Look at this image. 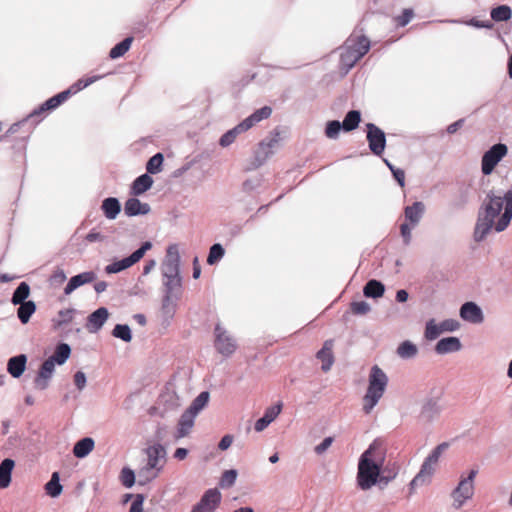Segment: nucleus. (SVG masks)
<instances>
[{
	"label": "nucleus",
	"mask_w": 512,
	"mask_h": 512,
	"mask_svg": "<svg viewBox=\"0 0 512 512\" xmlns=\"http://www.w3.org/2000/svg\"><path fill=\"white\" fill-rule=\"evenodd\" d=\"M234 437L230 434H227L222 437L218 444V448L222 451L227 450L233 443Z\"/></svg>",
	"instance_id": "obj_63"
},
{
	"label": "nucleus",
	"mask_w": 512,
	"mask_h": 512,
	"mask_svg": "<svg viewBox=\"0 0 512 512\" xmlns=\"http://www.w3.org/2000/svg\"><path fill=\"white\" fill-rule=\"evenodd\" d=\"M74 383H75V385H76L79 389H82V388L85 386V383H86V377H85V374H84L83 372L78 371V372L74 375Z\"/></svg>",
	"instance_id": "obj_64"
},
{
	"label": "nucleus",
	"mask_w": 512,
	"mask_h": 512,
	"mask_svg": "<svg viewBox=\"0 0 512 512\" xmlns=\"http://www.w3.org/2000/svg\"><path fill=\"white\" fill-rule=\"evenodd\" d=\"M101 210L108 220H115L121 212L120 201L115 197H108L102 201Z\"/></svg>",
	"instance_id": "obj_26"
},
{
	"label": "nucleus",
	"mask_w": 512,
	"mask_h": 512,
	"mask_svg": "<svg viewBox=\"0 0 512 512\" xmlns=\"http://www.w3.org/2000/svg\"><path fill=\"white\" fill-rule=\"evenodd\" d=\"M168 434H169L168 426L165 425V424H158L156 426V430H155V433H154V437H155V440H156L155 443L162 444V442L166 441Z\"/></svg>",
	"instance_id": "obj_55"
},
{
	"label": "nucleus",
	"mask_w": 512,
	"mask_h": 512,
	"mask_svg": "<svg viewBox=\"0 0 512 512\" xmlns=\"http://www.w3.org/2000/svg\"><path fill=\"white\" fill-rule=\"evenodd\" d=\"M478 471L476 469L470 470L466 477H462L451 492V498L453 500L452 506L455 509H460L468 500L474 495V479Z\"/></svg>",
	"instance_id": "obj_8"
},
{
	"label": "nucleus",
	"mask_w": 512,
	"mask_h": 512,
	"mask_svg": "<svg viewBox=\"0 0 512 512\" xmlns=\"http://www.w3.org/2000/svg\"><path fill=\"white\" fill-rule=\"evenodd\" d=\"M225 254V250L223 246L219 243H216L210 247L209 254L207 257V263L209 265H214L219 262Z\"/></svg>",
	"instance_id": "obj_47"
},
{
	"label": "nucleus",
	"mask_w": 512,
	"mask_h": 512,
	"mask_svg": "<svg viewBox=\"0 0 512 512\" xmlns=\"http://www.w3.org/2000/svg\"><path fill=\"white\" fill-rule=\"evenodd\" d=\"M439 328H441L442 332H454L459 329V322L455 319H445L442 322L438 323Z\"/></svg>",
	"instance_id": "obj_56"
},
{
	"label": "nucleus",
	"mask_w": 512,
	"mask_h": 512,
	"mask_svg": "<svg viewBox=\"0 0 512 512\" xmlns=\"http://www.w3.org/2000/svg\"><path fill=\"white\" fill-rule=\"evenodd\" d=\"M163 285L165 287V296L163 305L166 306L173 299L177 298L181 291V277L180 274L172 275L171 277H163Z\"/></svg>",
	"instance_id": "obj_17"
},
{
	"label": "nucleus",
	"mask_w": 512,
	"mask_h": 512,
	"mask_svg": "<svg viewBox=\"0 0 512 512\" xmlns=\"http://www.w3.org/2000/svg\"><path fill=\"white\" fill-rule=\"evenodd\" d=\"M512 219V190L503 195L489 192L483 202L474 229V240L482 242L487 235L504 231Z\"/></svg>",
	"instance_id": "obj_1"
},
{
	"label": "nucleus",
	"mask_w": 512,
	"mask_h": 512,
	"mask_svg": "<svg viewBox=\"0 0 512 512\" xmlns=\"http://www.w3.org/2000/svg\"><path fill=\"white\" fill-rule=\"evenodd\" d=\"M112 335L124 342H130L132 339L131 330L128 325L117 324L113 329Z\"/></svg>",
	"instance_id": "obj_50"
},
{
	"label": "nucleus",
	"mask_w": 512,
	"mask_h": 512,
	"mask_svg": "<svg viewBox=\"0 0 512 512\" xmlns=\"http://www.w3.org/2000/svg\"><path fill=\"white\" fill-rule=\"evenodd\" d=\"M132 41V37H127L120 43L116 44L109 52L110 58L116 59L123 56L130 49Z\"/></svg>",
	"instance_id": "obj_41"
},
{
	"label": "nucleus",
	"mask_w": 512,
	"mask_h": 512,
	"mask_svg": "<svg viewBox=\"0 0 512 512\" xmlns=\"http://www.w3.org/2000/svg\"><path fill=\"white\" fill-rule=\"evenodd\" d=\"M384 462V448L380 442L373 441L361 455L358 463L357 484L361 490H369L376 484L387 485L396 477V472L389 476L381 474Z\"/></svg>",
	"instance_id": "obj_2"
},
{
	"label": "nucleus",
	"mask_w": 512,
	"mask_h": 512,
	"mask_svg": "<svg viewBox=\"0 0 512 512\" xmlns=\"http://www.w3.org/2000/svg\"><path fill=\"white\" fill-rule=\"evenodd\" d=\"M45 490L51 497H57L62 492V485L59 482L58 472H54L49 482L45 485Z\"/></svg>",
	"instance_id": "obj_43"
},
{
	"label": "nucleus",
	"mask_w": 512,
	"mask_h": 512,
	"mask_svg": "<svg viewBox=\"0 0 512 512\" xmlns=\"http://www.w3.org/2000/svg\"><path fill=\"white\" fill-rule=\"evenodd\" d=\"M144 497L140 494L136 495L134 501L130 506L129 512H142L143 511Z\"/></svg>",
	"instance_id": "obj_60"
},
{
	"label": "nucleus",
	"mask_w": 512,
	"mask_h": 512,
	"mask_svg": "<svg viewBox=\"0 0 512 512\" xmlns=\"http://www.w3.org/2000/svg\"><path fill=\"white\" fill-rule=\"evenodd\" d=\"M388 381V376L379 366L374 365L371 367L368 376V387L363 396L362 409L365 414H370L383 397Z\"/></svg>",
	"instance_id": "obj_4"
},
{
	"label": "nucleus",
	"mask_w": 512,
	"mask_h": 512,
	"mask_svg": "<svg viewBox=\"0 0 512 512\" xmlns=\"http://www.w3.org/2000/svg\"><path fill=\"white\" fill-rule=\"evenodd\" d=\"M367 128V141L369 149L373 154L380 156L386 146V136L383 130L373 123H368Z\"/></svg>",
	"instance_id": "obj_13"
},
{
	"label": "nucleus",
	"mask_w": 512,
	"mask_h": 512,
	"mask_svg": "<svg viewBox=\"0 0 512 512\" xmlns=\"http://www.w3.org/2000/svg\"><path fill=\"white\" fill-rule=\"evenodd\" d=\"M92 279H93L92 272L76 275L70 279V281L66 285L64 291L66 294H70L72 291H74L79 286L92 281Z\"/></svg>",
	"instance_id": "obj_33"
},
{
	"label": "nucleus",
	"mask_w": 512,
	"mask_h": 512,
	"mask_svg": "<svg viewBox=\"0 0 512 512\" xmlns=\"http://www.w3.org/2000/svg\"><path fill=\"white\" fill-rule=\"evenodd\" d=\"M280 141L281 138L279 132H273L269 137H267L261 142L266 148H269V150H273L274 153L275 149L279 147Z\"/></svg>",
	"instance_id": "obj_54"
},
{
	"label": "nucleus",
	"mask_w": 512,
	"mask_h": 512,
	"mask_svg": "<svg viewBox=\"0 0 512 512\" xmlns=\"http://www.w3.org/2000/svg\"><path fill=\"white\" fill-rule=\"evenodd\" d=\"M508 154L506 144L498 143L487 150L481 159V171L485 176L490 175L498 163Z\"/></svg>",
	"instance_id": "obj_10"
},
{
	"label": "nucleus",
	"mask_w": 512,
	"mask_h": 512,
	"mask_svg": "<svg viewBox=\"0 0 512 512\" xmlns=\"http://www.w3.org/2000/svg\"><path fill=\"white\" fill-rule=\"evenodd\" d=\"M467 25L476 27V28H492L493 24L491 21H479L475 18L470 19L468 22H466Z\"/></svg>",
	"instance_id": "obj_62"
},
{
	"label": "nucleus",
	"mask_w": 512,
	"mask_h": 512,
	"mask_svg": "<svg viewBox=\"0 0 512 512\" xmlns=\"http://www.w3.org/2000/svg\"><path fill=\"white\" fill-rule=\"evenodd\" d=\"M352 313L356 315H365L371 310V306L366 301H355L350 305Z\"/></svg>",
	"instance_id": "obj_52"
},
{
	"label": "nucleus",
	"mask_w": 512,
	"mask_h": 512,
	"mask_svg": "<svg viewBox=\"0 0 512 512\" xmlns=\"http://www.w3.org/2000/svg\"><path fill=\"white\" fill-rule=\"evenodd\" d=\"M209 392H201L191 403V405L185 410L190 412L193 416L197 417L198 413L207 405L209 401Z\"/></svg>",
	"instance_id": "obj_32"
},
{
	"label": "nucleus",
	"mask_w": 512,
	"mask_h": 512,
	"mask_svg": "<svg viewBox=\"0 0 512 512\" xmlns=\"http://www.w3.org/2000/svg\"><path fill=\"white\" fill-rule=\"evenodd\" d=\"M150 210L151 208L148 203L141 202L135 197L129 198L124 204V213L128 217L146 215L150 212Z\"/></svg>",
	"instance_id": "obj_22"
},
{
	"label": "nucleus",
	"mask_w": 512,
	"mask_h": 512,
	"mask_svg": "<svg viewBox=\"0 0 512 512\" xmlns=\"http://www.w3.org/2000/svg\"><path fill=\"white\" fill-rule=\"evenodd\" d=\"M460 317L471 324H481L484 321V314L481 307L475 302H465L459 310Z\"/></svg>",
	"instance_id": "obj_15"
},
{
	"label": "nucleus",
	"mask_w": 512,
	"mask_h": 512,
	"mask_svg": "<svg viewBox=\"0 0 512 512\" xmlns=\"http://www.w3.org/2000/svg\"><path fill=\"white\" fill-rule=\"evenodd\" d=\"M333 345V340H326L323 347L316 354L317 359L322 362L321 369L324 372H328L334 363Z\"/></svg>",
	"instance_id": "obj_23"
},
{
	"label": "nucleus",
	"mask_w": 512,
	"mask_h": 512,
	"mask_svg": "<svg viewBox=\"0 0 512 512\" xmlns=\"http://www.w3.org/2000/svg\"><path fill=\"white\" fill-rule=\"evenodd\" d=\"M55 369V363L52 359H47L43 362L38 372L37 377L35 378V387L39 390H44L48 387L49 380L53 375Z\"/></svg>",
	"instance_id": "obj_18"
},
{
	"label": "nucleus",
	"mask_w": 512,
	"mask_h": 512,
	"mask_svg": "<svg viewBox=\"0 0 512 512\" xmlns=\"http://www.w3.org/2000/svg\"><path fill=\"white\" fill-rule=\"evenodd\" d=\"M163 155L161 153H157L152 156L147 162L146 169L150 174H157L161 171V166L163 164Z\"/></svg>",
	"instance_id": "obj_48"
},
{
	"label": "nucleus",
	"mask_w": 512,
	"mask_h": 512,
	"mask_svg": "<svg viewBox=\"0 0 512 512\" xmlns=\"http://www.w3.org/2000/svg\"><path fill=\"white\" fill-rule=\"evenodd\" d=\"M333 441H334L333 437H326L320 444H318L315 447V449H314L315 453L318 455H322L332 445Z\"/></svg>",
	"instance_id": "obj_58"
},
{
	"label": "nucleus",
	"mask_w": 512,
	"mask_h": 512,
	"mask_svg": "<svg viewBox=\"0 0 512 512\" xmlns=\"http://www.w3.org/2000/svg\"><path fill=\"white\" fill-rule=\"evenodd\" d=\"M413 17V11L411 9H405L400 16L397 17V24L399 26H406Z\"/></svg>",
	"instance_id": "obj_59"
},
{
	"label": "nucleus",
	"mask_w": 512,
	"mask_h": 512,
	"mask_svg": "<svg viewBox=\"0 0 512 512\" xmlns=\"http://www.w3.org/2000/svg\"><path fill=\"white\" fill-rule=\"evenodd\" d=\"M30 294V287L26 282H21L13 293L12 303L18 305L19 303L26 302Z\"/></svg>",
	"instance_id": "obj_44"
},
{
	"label": "nucleus",
	"mask_w": 512,
	"mask_h": 512,
	"mask_svg": "<svg viewBox=\"0 0 512 512\" xmlns=\"http://www.w3.org/2000/svg\"><path fill=\"white\" fill-rule=\"evenodd\" d=\"M221 499L222 495L217 488L208 489L191 512H214L219 506Z\"/></svg>",
	"instance_id": "obj_14"
},
{
	"label": "nucleus",
	"mask_w": 512,
	"mask_h": 512,
	"mask_svg": "<svg viewBox=\"0 0 512 512\" xmlns=\"http://www.w3.org/2000/svg\"><path fill=\"white\" fill-rule=\"evenodd\" d=\"M512 11L509 6L501 5L491 11V18L494 21H507L511 18Z\"/></svg>",
	"instance_id": "obj_45"
},
{
	"label": "nucleus",
	"mask_w": 512,
	"mask_h": 512,
	"mask_svg": "<svg viewBox=\"0 0 512 512\" xmlns=\"http://www.w3.org/2000/svg\"><path fill=\"white\" fill-rule=\"evenodd\" d=\"M435 472H436V470L432 466H430L428 463L423 461L419 472L415 475V477L410 482L411 489H415L417 487H421V486L430 484Z\"/></svg>",
	"instance_id": "obj_19"
},
{
	"label": "nucleus",
	"mask_w": 512,
	"mask_h": 512,
	"mask_svg": "<svg viewBox=\"0 0 512 512\" xmlns=\"http://www.w3.org/2000/svg\"><path fill=\"white\" fill-rule=\"evenodd\" d=\"M20 307L17 310V315L20 321L23 324H26L29 320L32 314L36 310V305L33 301H26L19 303Z\"/></svg>",
	"instance_id": "obj_38"
},
{
	"label": "nucleus",
	"mask_w": 512,
	"mask_h": 512,
	"mask_svg": "<svg viewBox=\"0 0 512 512\" xmlns=\"http://www.w3.org/2000/svg\"><path fill=\"white\" fill-rule=\"evenodd\" d=\"M152 248V244L149 241L144 242L139 249L134 251L130 256L120 260H114L112 263L104 268L107 274H115L122 272L137 262H139L145 255V253Z\"/></svg>",
	"instance_id": "obj_9"
},
{
	"label": "nucleus",
	"mask_w": 512,
	"mask_h": 512,
	"mask_svg": "<svg viewBox=\"0 0 512 512\" xmlns=\"http://www.w3.org/2000/svg\"><path fill=\"white\" fill-rule=\"evenodd\" d=\"M370 49V41L363 35L352 34L341 48L340 64L347 73Z\"/></svg>",
	"instance_id": "obj_5"
},
{
	"label": "nucleus",
	"mask_w": 512,
	"mask_h": 512,
	"mask_svg": "<svg viewBox=\"0 0 512 512\" xmlns=\"http://www.w3.org/2000/svg\"><path fill=\"white\" fill-rule=\"evenodd\" d=\"M341 129H342V124L339 121H337V120L329 121L326 125L325 135L329 139H337Z\"/></svg>",
	"instance_id": "obj_51"
},
{
	"label": "nucleus",
	"mask_w": 512,
	"mask_h": 512,
	"mask_svg": "<svg viewBox=\"0 0 512 512\" xmlns=\"http://www.w3.org/2000/svg\"><path fill=\"white\" fill-rule=\"evenodd\" d=\"M461 349V342L457 337H446L440 339L435 345V352L439 355H445L457 352Z\"/></svg>",
	"instance_id": "obj_25"
},
{
	"label": "nucleus",
	"mask_w": 512,
	"mask_h": 512,
	"mask_svg": "<svg viewBox=\"0 0 512 512\" xmlns=\"http://www.w3.org/2000/svg\"><path fill=\"white\" fill-rule=\"evenodd\" d=\"M360 121H361L360 112L358 110H351L346 114L343 122L341 123L342 129L345 132L352 131L358 127Z\"/></svg>",
	"instance_id": "obj_36"
},
{
	"label": "nucleus",
	"mask_w": 512,
	"mask_h": 512,
	"mask_svg": "<svg viewBox=\"0 0 512 512\" xmlns=\"http://www.w3.org/2000/svg\"><path fill=\"white\" fill-rule=\"evenodd\" d=\"M282 404L278 403L274 406L268 407L264 415L255 422L254 429L256 432H262L266 429L281 413Z\"/></svg>",
	"instance_id": "obj_20"
},
{
	"label": "nucleus",
	"mask_w": 512,
	"mask_h": 512,
	"mask_svg": "<svg viewBox=\"0 0 512 512\" xmlns=\"http://www.w3.org/2000/svg\"><path fill=\"white\" fill-rule=\"evenodd\" d=\"M161 271L163 277L180 274V254L176 244L168 246Z\"/></svg>",
	"instance_id": "obj_12"
},
{
	"label": "nucleus",
	"mask_w": 512,
	"mask_h": 512,
	"mask_svg": "<svg viewBox=\"0 0 512 512\" xmlns=\"http://www.w3.org/2000/svg\"><path fill=\"white\" fill-rule=\"evenodd\" d=\"M385 292V286L378 280H369L363 288V294L368 298L382 297Z\"/></svg>",
	"instance_id": "obj_30"
},
{
	"label": "nucleus",
	"mask_w": 512,
	"mask_h": 512,
	"mask_svg": "<svg viewBox=\"0 0 512 512\" xmlns=\"http://www.w3.org/2000/svg\"><path fill=\"white\" fill-rule=\"evenodd\" d=\"M145 463L138 470L140 484H146L156 479L164 470L167 463V450L163 444L153 443L144 450Z\"/></svg>",
	"instance_id": "obj_3"
},
{
	"label": "nucleus",
	"mask_w": 512,
	"mask_h": 512,
	"mask_svg": "<svg viewBox=\"0 0 512 512\" xmlns=\"http://www.w3.org/2000/svg\"><path fill=\"white\" fill-rule=\"evenodd\" d=\"M441 328H439V324L435 321V319H429L426 322L424 337L428 341H433L437 339L442 334Z\"/></svg>",
	"instance_id": "obj_40"
},
{
	"label": "nucleus",
	"mask_w": 512,
	"mask_h": 512,
	"mask_svg": "<svg viewBox=\"0 0 512 512\" xmlns=\"http://www.w3.org/2000/svg\"><path fill=\"white\" fill-rule=\"evenodd\" d=\"M94 445L95 443L92 438H83L75 444L73 448V454L77 458L86 457L94 449Z\"/></svg>",
	"instance_id": "obj_31"
},
{
	"label": "nucleus",
	"mask_w": 512,
	"mask_h": 512,
	"mask_svg": "<svg viewBox=\"0 0 512 512\" xmlns=\"http://www.w3.org/2000/svg\"><path fill=\"white\" fill-rule=\"evenodd\" d=\"M15 466L12 459H4L0 464V488H7L11 483V473Z\"/></svg>",
	"instance_id": "obj_29"
},
{
	"label": "nucleus",
	"mask_w": 512,
	"mask_h": 512,
	"mask_svg": "<svg viewBox=\"0 0 512 512\" xmlns=\"http://www.w3.org/2000/svg\"><path fill=\"white\" fill-rule=\"evenodd\" d=\"M390 170L401 187L405 185V172L402 169L390 167Z\"/></svg>",
	"instance_id": "obj_61"
},
{
	"label": "nucleus",
	"mask_w": 512,
	"mask_h": 512,
	"mask_svg": "<svg viewBox=\"0 0 512 512\" xmlns=\"http://www.w3.org/2000/svg\"><path fill=\"white\" fill-rule=\"evenodd\" d=\"M27 357L24 354L14 356L8 360L7 371L14 378H19L25 371Z\"/></svg>",
	"instance_id": "obj_27"
},
{
	"label": "nucleus",
	"mask_w": 512,
	"mask_h": 512,
	"mask_svg": "<svg viewBox=\"0 0 512 512\" xmlns=\"http://www.w3.org/2000/svg\"><path fill=\"white\" fill-rule=\"evenodd\" d=\"M273 154V150H269V148H266L263 143L260 142L255 151V166L259 167L263 165Z\"/></svg>",
	"instance_id": "obj_46"
},
{
	"label": "nucleus",
	"mask_w": 512,
	"mask_h": 512,
	"mask_svg": "<svg viewBox=\"0 0 512 512\" xmlns=\"http://www.w3.org/2000/svg\"><path fill=\"white\" fill-rule=\"evenodd\" d=\"M442 410L443 407L437 399H427L421 407L420 420L425 423H431L440 416Z\"/></svg>",
	"instance_id": "obj_16"
},
{
	"label": "nucleus",
	"mask_w": 512,
	"mask_h": 512,
	"mask_svg": "<svg viewBox=\"0 0 512 512\" xmlns=\"http://www.w3.org/2000/svg\"><path fill=\"white\" fill-rule=\"evenodd\" d=\"M425 212V205L421 201H416L412 205L406 206L404 209L405 220L412 227L418 225Z\"/></svg>",
	"instance_id": "obj_24"
},
{
	"label": "nucleus",
	"mask_w": 512,
	"mask_h": 512,
	"mask_svg": "<svg viewBox=\"0 0 512 512\" xmlns=\"http://www.w3.org/2000/svg\"><path fill=\"white\" fill-rule=\"evenodd\" d=\"M271 114L272 109L269 106H264L256 110L254 113L245 118L237 126L224 133L219 140V144L222 147H227L231 145L239 134L249 130L260 121L269 118Z\"/></svg>",
	"instance_id": "obj_7"
},
{
	"label": "nucleus",
	"mask_w": 512,
	"mask_h": 512,
	"mask_svg": "<svg viewBox=\"0 0 512 512\" xmlns=\"http://www.w3.org/2000/svg\"><path fill=\"white\" fill-rule=\"evenodd\" d=\"M70 353L69 345L61 343L56 347L54 354L49 359H52L55 364L62 365L69 358Z\"/></svg>",
	"instance_id": "obj_39"
},
{
	"label": "nucleus",
	"mask_w": 512,
	"mask_h": 512,
	"mask_svg": "<svg viewBox=\"0 0 512 512\" xmlns=\"http://www.w3.org/2000/svg\"><path fill=\"white\" fill-rule=\"evenodd\" d=\"M161 403H163L167 409L173 410L181 406V400L179 396L173 391H167L160 397Z\"/></svg>",
	"instance_id": "obj_42"
},
{
	"label": "nucleus",
	"mask_w": 512,
	"mask_h": 512,
	"mask_svg": "<svg viewBox=\"0 0 512 512\" xmlns=\"http://www.w3.org/2000/svg\"><path fill=\"white\" fill-rule=\"evenodd\" d=\"M449 444L446 442H443L439 445H437L424 459L426 463H428L430 466H432L435 470L437 469L440 457L442 454L448 449Z\"/></svg>",
	"instance_id": "obj_35"
},
{
	"label": "nucleus",
	"mask_w": 512,
	"mask_h": 512,
	"mask_svg": "<svg viewBox=\"0 0 512 512\" xmlns=\"http://www.w3.org/2000/svg\"><path fill=\"white\" fill-rule=\"evenodd\" d=\"M120 478L122 484L127 488L132 487L135 483V473L130 468H123Z\"/></svg>",
	"instance_id": "obj_53"
},
{
	"label": "nucleus",
	"mask_w": 512,
	"mask_h": 512,
	"mask_svg": "<svg viewBox=\"0 0 512 512\" xmlns=\"http://www.w3.org/2000/svg\"><path fill=\"white\" fill-rule=\"evenodd\" d=\"M214 333L216 350L223 356L232 355L237 348L236 341L233 337L229 335L220 324L216 325Z\"/></svg>",
	"instance_id": "obj_11"
},
{
	"label": "nucleus",
	"mask_w": 512,
	"mask_h": 512,
	"mask_svg": "<svg viewBox=\"0 0 512 512\" xmlns=\"http://www.w3.org/2000/svg\"><path fill=\"white\" fill-rule=\"evenodd\" d=\"M413 228L414 227H412V225L407 222L401 224V226H400L401 236L403 238L405 245H408L411 242V238H412L411 231Z\"/></svg>",
	"instance_id": "obj_57"
},
{
	"label": "nucleus",
	"mask_w": 512,
	"mask_h": 512,
	"mask_svg": "<svg viewBox=\"0 0 512 512\" xmlns=\"http://www.w3.org/2000/svg\"><path fill=\"white\" fill-rule=\"evenodd\" d=\"M238 472L235 469L226 470L223 472L219 485L222 488H230L235 484Z\"/></svg>",
	"instance_id": "obj_49"
},
{
	"label": "nucleus",
	"mask_w": 512,
	"mask_h": 512,
	"mask_svg": "<svg viewBox=\"0 0 512 512\" xmlns=\"http://www.w3.org/2000/svg\"><path fill=\"white\" fill-rule=\"evenodd\" d=\"M96 81V76H88L79 79L76 83L71 85L67 90L58 93L57 95L49 98L45 101L38 109L31 113L30 117L41 115L44 112H48L56 109L62 103L67 101L72 95L78 93L82 89L91 85Z\"/></svg>",
	"instance_id": "obj_6"
},
{
	"label": "nucleus",
	"mask_w": 512,
	"mask_h": 512,
	"mask_svg": "<svg viewBox=\"0 0 512 512\" xmlns=\"http://www.w3.org/2000/svg\"><path fill=\"white\" fill-rule=\"evenodd\" d=\"M449 444L446 442H443L439 445H437L424 459L426 463H428L430 466H432L435 470L437 469L440 457L442 454L448 449Z\"/></svg>",
	"instance_id": "obj_34"
},
{
	"label": "nucleus",
	"mask_w": 512,
	"mask_h": 512,
	"mask_svg": "<svg viewBox=\"0 0 512 512\" xmlns=\"http://www.w3.org/2000/svg\"><path fill=\"white\" fill-rule=\"evenodd\" d=\"M195 418L196 417L193 416L190 412L184 411L178 421L177 428L174 433L175 440L187 437L191 433L195 423Z\"/></svg>",
	"instance_id": "obj_21"
},
{
	"label": "nucleus",
	"mask_w": 512,
	"mask_h": 512,
	"mask_svg": "<svg viewBox=\"0 0 512 512\" xmlns=\"http://www.w3.org/2000/svg\"><path fill=\"white\" fill-rule=\"evenodd\" d=\"M417 353V346L409 340L402 342L397 348V354L402 359H412Z\"/></svg>",
	"instance_id": "obj_37"
},
{
	"label": "nucleus",
	"mask_w": 512,
	"mask_h": 512,
	"mask_svg": "<svg viewBox=\"0 0 512 512\" xmlns=\"http://www.w3.org/2000/svg\"><path fill=\"white\" fill-rule=\"evenodd\" d=\"M153 185V179L148 174L137 177L131 187V193L139 196L149 190Z\"/></svg>",
	"instance_id": "obj_28"
}]
</instances>
